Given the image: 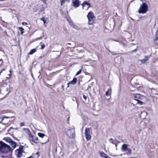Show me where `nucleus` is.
Segmentation results:
<instances>
[{"label": "nucleus", "mask_w": 158, "mask_h": 158, "mask_svg": "<svg viewBox=\"0 0 158 158\" xmlns=\"http://www.w3.org/2000/svg\"><path fill=\"white\" fill-rule=\"evenodd\" d=\"M115 41H117V42H118V41H116V40H115Z\"/></svg>", "instance_id": "37998d69"}, {"label": "nucleus", "mask_w": 158, "mask_h": 158, "mask_svg": "<svg viewBox=\"0 0 158 158\" xmlns=\"http://www.w3.org/2000/svg\"><path fill=\"white\" fill-rule=\"evenodd\" d=\"M5 139L6 142L9 143L11 145L13 148L12 150L15 148L16 145V143L12 139L8 137L5 138Z\"/></svg>", "instance_id": "423d86ee"}, {"label": "nucleus", "mask_w": 158, "mask_h": 158, "mask_svg": "<svg viewBox=\"0 0 158 158\" xmlns=\"http://www.w3.org/2000/svg\"><path fill=\"white\" fill-rule=\"evenodd\" d=\"M131 103L134 106H135L138 104L141 105L143 104V102L137 99L133 98L131 100Z\"/></svg>", "instance_id": "1a4fd4ad"}, {"label": "nucleus", "mask_w": 158, "mask_h": 158, "mask_svg": "<svg viewBox=\"0 0 158 158\" xmlns=\"http://www.w3.org/2000/svg\"><path fill=\"white\" fill-rule=\"evenodd\" d=\"M68 44L69 45H71V44L69 43H68Z\"/></svg>", "instance_id": "58836bf2"}, {"label": "nucleus", "mask_w": 158, "mask_h": 158, "mask_svg": "<svg viewBox=\"0 0 158 158\" xmlns=\"http://www.w3.org/2000/svg\"><path fill=\"white\" fill-rule=\"evenodd\" d=\"M101 109V107L99 105L97 106L96 107V110L97 111H99Z\"/></svg>", "instance_id": "393cba45"}, {"label": "nucleus", "mask_w": 158, "mask_h": 158, "mask_svg": "<svg viewBox=\"0 0 158 158\" xmlns=\"http://www.w3.org/2000/svg\"><path fill=\"white\" fill-rule=\"evenodd\" d=\"M38 135L39 137L41 138H44V139H45V140L44 141V142L43 143H45L47 142L49 140L48 137L46 136L44 134L41 133H38Z\"/></svg>", "instance_id": "9b49d317"}, {"label": "nucleus", "mask_w": 158, "mask_h": 158, "mask_svg": "<svg viewBox=\"0 0 158 158\" xmlns=\"http://www.w3.org/2000/svg\"><path fill=\"white\" fill-rule=\"evenodd\" d=\"M100 155L104 158H110L109 156H107L103 152H101Z\"/></svg>", "instance_id": "dca6fc26"}, {"label": "nucleus", "mask_w": 158, "mask_h": 158, "mask_svg": "<svg viewBox=\"0 0 158 158\" xmlns=\"http://www.w3.org/2000/svg\"><path fill=\"white\" fill-rule=\"evenodd\" d=\"M147 115V112L145 111H143L140 114V117L142 119L145 118Z\"/></svg>", "instance_id": "f8f14e48"}, {"label": "nucleus", "mask_w": 158, "mask_h": 158, "mask_svg": "<svg viewBox=\"0 0 158 158\" xmlns=\"http://www.w3.org/2000/svg\"><path fill=\"white\" fill-rule=\"evenodd\" d=\"M66 135L70 139H73L75 137V131L74 128L69 127L66 131Z\"/></svg>", "instance_id": "f03ea898"}, {"label": "nucleus", "mask_w": 158, "mask_h": 158, "mask_svg": "<svg viewBox=\"0 0 158 158\" xmlns=\"http://www.w3.org/2000/svg\"><path fill=\"white\" fill-rule=\"evenodd\" d=\"M10 73H11V71H10Z\"/></svg>", "instance_id": "c03bdc74"}, {"label": "nucleus", "mask_w": 158, "mask_h": 158, "mask_svg": "<svg viewBox=\"0 0 158 158\" xmlns=\"http://www.w3.org/2000/svg\"><path fill=\"white\" fill-rule=\"evenodd\" d=\"M108 90L106 92V94L107 96H108Z\"/></svg>", "instance_id": "473e14b6"}, {"label": "nucleus", "mask_w": 158, "mask_h": 158, "mask_svg": "<svg viewBox=\"0 0 158 158\" xmlns=\"http://www.w3.org/2000/svg\"><path fill=\"white\" fill-rule=\"evenodd\" d=\"M0 62H1V64H2V59L0 60Z\"/></svg>", "instance_id": "72a5a7b5"}, {"label": "nucleus", "mask_w": 158, "mask_h": 158, "mask_svg": "<svg viewBox=\"0 0 158 158\" xmlns=\"http://www.w3.org/2000/svg\"><path fill=\"white\" fill-rule=\"evenodd\" d=\"M10 118V117H9L4 116V117H3L2 120H4L5 118Z\"/></svg>", "instance_id": "cd10ccee"}, {"label": "nucleus", "mask_w": 158, "mask_h": 158, "mask_svg": "<svg viewBox=\"0 0 158 158\" xmlns=\"http://www.w3.org/2000/svg\"><path fill=\"white\" fill-rule=\"evenodd\" d=\"M127 144H123L122 147V149L123 151H125L127 148Z\"/></svg>", "instance_id": "4468645a"}, {"label": "nucleus", "mask_w": 158, "mask_h": 158, "mask_svg": "<svg viewBox=\"0 0 158 158\" xmlns=\"http://www.w3.org/2000/svg\"><path fill=\"white\" fill-rule=\"evenodd\" d=\"M40 19L43 22L44 24H45L46 23L47 20L48 19V18L44 17L40 18Z\"/></svg>", "instance_id": "f3484780"}, {"label": "nucleus", "mask_w": 158, "mask_h": 158, "mask_svg": "<svg viewBox=\"0 0 158 158\" xmlns=\"http://www.w3.org/2000/svg\"><path fill=\"white\" fill-rule=\"evenodd\" d=\"M81 72V70L80 69L78 71L76 74V76H77L78 75L80 74Z\"/></svg>", "instance_id": "bb28decb"}, {"label": "nucleus", "mask_w": 158, "mask_h": 158, "mask_svg": "<svg viewBox=\"0 0 158 158\" xmlns=\"http://www.w3.org/2000/svg\"><path fill=\"white\" fill-rule=\"evenodd\" d=\"M9 76L10 77L11 76V74H9Z\"/></svg>", "instance_id": "ea45409f"}, {"label": "nucleus", "mask_w": 158, "mask_h": 158, "mask_svg": "<svg viewBox=\"0 0 158 158\" xmlns=\"http://www.w3.org/2000/svg\"><path fill=\"white\" fill-rule=\"evenodd\" d=\"M90 128H86L85 130V136L86 139L88 141L91 139Z\"/></svg>", "instance_id": "0eeeda50"}, {"label": "nucleus", "mask_w": 158, "mask_h": 158, "mask_svg": "<svg viewBox=\"0 0 158 158\" xmlns=\"http://www.w3.org/2000/svg\"><path fill=\"white\" fill-rule=\"evenodd\" d=\"M109 52H110L111 53H112V52H111L109 50Z\"/></svg>", "instance_id": "4c0bfd02"}, {"label": "nucleus", "mask_w": 158, "mask_h": 158, "mask_svg": "<svg viewBox=\"0 0 158 158\" xmlns=\"http://www.w3.org/2000/svg\"><path fill=\"white\" fill-rule=\"evenodd\" d=\"M8 88H6V90L7 91H8Z\"/></svg>", "instance_id": "e433bc0d"}, {"label": "nucleus", "mask_w": 158, "mask_h": 158, "mask_svg": "<svg viewBox=\"0 0 158 158\" xmlns=\"http://www.w3.org/2000/svg\"><path fill=\"white\" fill-rule=\"evenodd\" d=\"M87 17L88 20V24L89 25L92 24L94 23L95 18L94 14L91 11H90L88 13Z\"/></svg>", "instance_id": "7ed1b4c3"}, {"label": "nucleus", "mask_w": 158, "mask_h": 158, "mask_svg": "<svg viewBox=\"0 0 158 158\" xmlns=\"http://www.w3.org/2000/svg\"><path fill=\"white\" fill-rule=\"evenodd\" d=\"M33 142L36 143H38L39 140L38 138L37 137H36L35 138H34Z\"/></svg>", "instance_id": "b1692460"}, {"label": "nucleus", "mask_w": 158, "mask_h": 158, "mask_svg": "<svg viewBox=\"0 0 158 158\" xmlns=\"http://www.w3.org/2000/svg\"><path fill=\"white\" fill-rule=\"evenodd\" d=\"M40 44L41 45V48L43 49H44L45 47V45H44V44H42V43L41 42Z\"/></svg>", "instance_id": "a878e982"}, {"label": "nucleus", "mask_w": 158, "mask_h": 158, "mask_svg": "<svg viewBox=\"0 0 158 158\" xmlns=\"http://www.w3.org/2000/svg\"><path fill=\"white\" fill-rule=\"evenodd\" d=\"M148 9V5L145 3H143L140 5L139 9V13L144 14L146 13Z\"/></svg>", "instance_id": "20e7f679"}, {"label": "nucleus", "mask_w": 158, "mask_h": 158, "mask_svg": "<svg viewBox=\"0 0 158 158\" xmlns=\"http://www.w3.org/2000/svg\"><path fill=\"white\" fill-rule=\"evenodd\" d=\"M62 88H63V87H64V86H63V85H62Z\"/></svg>", "instance_id": "79ce46f5"}, {"label": "nucleus", "mask_w": 158, "mask_h": 158, "mask_svg": "<svg viewBox=\"0 0 158 158\" xmlns=\"http://www.w3.org/2000/svg\"><path fill=\"white\" fill-rule=\"evenodd\" d=\"M12 150V148L9 145L2 141H0V152L6 153Z\"/></svg>", "instance_id": "f257e3e1"}, {"label": "nucleus", "mask_w": 158, "mask_h": 158, "mask_svg": "<svg viewBox=\"0 0 158 158\" xmlns=\"http://www.w3.org/2000/svg\"><path fill=\"white\" fill-rule=\"evenodd\" d=\"M129 152H130V153L131 154V150L130 149H129Z\"/></svg>", "instance_id": "c9c22d12"}, {"label": "nucleus", "mask_w": 158, "mask_h": 158, "mask_svg": "<svg viewBox=\"0 0 158 158\" xmlns=\"http://www.w3.org/2000/svg\"><path fill=\"white\" fill-rule=\"evenodd\" d=\"M77 81V80L76 78H74L72 81L69 82V83L74 85L76 83Z\"/></svg>", "instance_id": "ddd939ff"}, {"label": "nucleus", "mask_w": 158, "mask_h": 158, "mask_svg": "<svg viewBox=\"0 0 158 158\" xmlns=\"http://www.w3.org/2000/svg\"><path fill=\"white\" fill-rule=\"evenodd\" d=\"M22 24L23 25H26L27 24V23L26 22H23V23H22Z\"/></svg>", "instance_id": "2f4dec72"}, {"label": "nucleus", "mask_w": 158, "mask_h": 158, "mask_svg": "<svg viewBox=\"0 0 158 158\" xmlns=\"http://www.w3.org/2000/svg\"><path fill=\"white\" fill-rule=\"evenodd\" d=\"M72 6L74 8L78 7L80 5L79 0H72Z\"/></svg>", "instance_id": "9d476101"}, {"label": "nucleus", "mask_w": 158, "mask_h": 158, "mask_svg": "<svg viewBox=\"0 0 158 158\" xmlns=\"http://www.w3.org/2000/svg\"><path fill=\"white\" fill-rule=\"evenodd\" d=\"M34 137L31 134L29 135V139L31 142H33Z\"/></svg>", "instance_id": "2eb2a0df"}, {"label": "nucleus", "mask_w": 158, "mask_h": 158, "mask_svg": "<svg viewBox=\"0 0 158 158\" xmlns=\"http://www.w3.org/2000/svg\"><path fill=\"white\" fill-rule=\"evenodd\" d=\"M21 126H25L24 123H20Z\"/></svg>", "instance_id": "7c9ffc66"}, {"label": "nucleus", "mask_w": 158, "mask_h": 158, "mask_svg": "<svg viewBox=\"0 0 158 158\" xmlns=\"http://www.w3.org/2000/svg\"><path fill=\"white\" fill-rule=\"evenodd\" d=\"M70 0H60L61 5H62L63 4H64L65 1L69 2H70Z\"/></svg>", "instance_id": "4be33fe9"}, {"label": "nucleus", "mask_w": 158, "mask_h": 158, "mask_svg": "<svg viewBox=\"0 0 158 158\" xmlns=\"http://www.w3.org/2000/svg\"><path fill=\"white\" fill-rule=\"evenodd\" d=\"M109 141L110 143H113V139L112 138H110L109 140Z\"/></svg>", "instance_id": "c85d7f7f"}, {"label": "nucleus", "mask_w": 158, "mask_h": 158, "mask_svg": "<svg viewBox=\"0 0 158 158\" xmlns=\"http://www.w3.org/2000/svg\"><path fill=\"white\" fill-rule=\"evenodd\" d=\"M156 38L154 40V41L155 43L158 44L156 42V41L158 39V31H157L156 33Z\"/></svg>", "instance_id": "aec40b11"}, {"label": "nucleus", "mask_w": 158, "mask_h": 158, "mask_svg": "<svg viewBox=\"0 0 158 158\" xmlns=\"http://www.w3.org/2000/svg\"><path fill=\"white\" fill-rule=\"evenodd\" d=\"M70 84H69V82L67 84V87H69V85Z\"/></svg>", "instance_id": "f704fd0d"}, {"label": "nucleus", "mask_w": 158, "mask_h": 158, "mask_svg": "<svg viewBox=\"0 0 158 158\" xmlns=\"http://www.w3.org/2000/svg\"><path fill=\"white\" fill-rule=\"evenodd\" d=\"M148 57L147 56H145V58L144 59L141 60V61L142 63H144L148 60Z\"/></svg>", "instance_id": "6ab92c4d"}, {"label": "nucleus", "mask_w": 158, "mask_h": 158, "mask_svg": "<svg viewBox=\"0 0 158 158\" xmlns=\"http://www.w3.org/2000/svg\"><path fill=\"white\" fill-rule=\"evenodd\" d=\"M23 147H20L19 148L15 151V154L18 157H21L23 156Z\"/></svg>", "instance_id": "39448f33"}, {"label": "nucleus", "mask_w": 158, "mask_h": 158, "mask_svg": "<svg viewBox=\"0 0 158 158\" xmlns=\"http://www.w3.org/2000/svg\"><path fill=\"white\" fill-rule=\"evenodd\" d=\"M83 98L85 100H86L87 97V96L85 95L83 96Z\"/></svg>", "instance_id": "c756f323"}, {"label": "nucleus", "mask_w": 158, "mask_h": 158, "mask_svg": "<svg viewBox=\"0 0 158 158\" xmlns=\"http://www.w3.org/2000/svg\"><path fill=\"white\" fill-rule=\"evenodd\" d=\"M140 94H136L134 95V98H136L138 99V98H140Z\"/></svg>", "instance_id": "5701e85b"}, {"label": "nucleus", "mask_w": 158, "mask_h": 158, "mask_svg": "<svg viewBox=\"0 0 158 158\" xmlns=\"http://www.w3.org/2000/svg\"><path fill=\"white\" fill-rule=\"evenodd\" d=\"M83 9L87 10L90 7V4L86 1L84 2L82 4Z\"/></svg>", "instance_id": "6e6552de"}, {"label": "nucleus", "mask_w": 158, "mask_h": 158, "mask_svg": "<svg viewBox=\"0 0 158 158\" xmlns=\"http://www.w3.org/2000/svg\"><path fill=\"white\" fill-rule=\"evenodd\" d=\"M36 51V49L35 48L33 49H31L30 52L29 53V54L30 55H32Z\"/></svg>", "instance_id": "a211bd4d"}, {"label": "nucleus", "mask_w": 158, "mask_h": 158, "mask_svg": "<svg viewBox=\"0 0 158 158\" xmlns=\"http://www.w3.org/2000/svg\"><path fill=\"white\" fill-rule=\"evenodd\" d=\"M1 73H2V71L0 72V75L1 74Z\"/></svg>", "instance_id": "a19ab883"}, {"label": "nucleus", "mask_w": 158, "mask_h": 158, "mask_svg": "<svg viewBox=\"0 0 158 158\" xmlns=\"http://www.w3.org/2000/svg\"><path fill=\"white\" fill-rule=\"evenodd\" d=\"M155 94L157 95V94Z\"/></svg>", "instance_id": "a18cd8bd"}, {"label": "nucleus", "mask_w": 158, "mask_h": 158, "mask_svg": "<svg viewBox=\"0 0 158 158\" xmlns=\"http://www.w3.org/2000/svg\"><path fill=\"white\" fill-rule=\"evenodd\" d=\"M19 29L20 31L21 34H23L24 32V29L23 27H19Z\"/></svg>", "instance_id": "412c9836"}]
</instances>
